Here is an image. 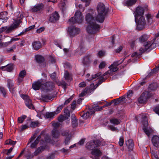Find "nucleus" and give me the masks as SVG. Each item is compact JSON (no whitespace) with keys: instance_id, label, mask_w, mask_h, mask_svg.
Returning <instances> with one entry per match:
<instances>
[{"instance_id":"f257e3e1","label":"nucleus","mask_w":159,"mask_h":159,"mask_svg":"<svg viewBox=\"0 0 159 159\" xmlns=\"http://www.w3.org/2000/svg\"><path fill=\"white\" fill-rule=\"evenodd\" d=\"M98 15L93 11L91 13H88L85 16L86 20L89 25L86 28L87 32L91 34H95L100 29L99 25L96 23V21L101 23H103L107 16L109 10L105 5L102 2L98 3L97 6Z\"/></svg>"},{"instance_id":"f03ea898","label":"nucleus","mask_w":159,"mask_h":159,"mask_svg":"<svg viewBox=\"0 0 159 159\" xmlns=\"http://www.w3.org/2000/svg\"><path fill=\"white\" fill-rule=\"evenodd\" d=\"M99 141L94 140L88 142L86 145V148L92 150L90 157L92 159H99L102 153L98 149H94L98 146Z\"/></svg>"},{"instance_id":"7ed1b4c3","label":"nucleus","mask_w":159,"mask_h":159,"mask_svg":"<svg viewBox=\"0 0 159 159\" xmlns=\"http://www.w3.org/2000/svg\"><path fill=\"white\" fill-rule=\"evenodd\" d=\"M155 38L152 40L151 41H148L145 42L143 45L144 48H141L139 50L141 54H142L148 50L149 51L156 48L159 45V38L156 40V38L159 37V32L155 34Z\"/></svg>"},{"instance_id":"20e7f679","label":"nucleus","mask_w":159,"mask_h":159,"mask_svg":"<svg viewBox=\"0 0 159 159\" xmlns=\"http://www.w3.org/2000/svg\"><path fill=\"white\" fill-rule=\"evenodd\" d=\"M83 16L81 12L77 11L75 13V17H72L68 20V23L69 24H74L76 23H80L83 20Z\"/></svg>"},{"instance_id":"39448f33","label":"nucleus","mask_w":159,"mask_h":159,"mask_svg":"<svg viewBox=\"0 0 159 159\" xmlns=\"http://www.w3.org/2000/svg\"><path fill=\"white\" fill-rule=\"evenodd\" d=\"M151 96V93L148 91H144L139 98V102L141 104L145 103Z\"/></svg>"},{"instance_id":"423d86ee","label":"nucleus","mask_w":159,"mask_h":159,"mask_svg":"<svg viewBox=\"0 0 159 159\" xmlns=\"http://www.w3.org/2000/svg\"><path fill=\"white\" fill-rule=\"evenodd\" d=\"M44 5L43 3H39L31 7L30 11L34 13L39 12L44 9Z\"/></svg>"},{"instance_id":"0eeeda50","label":"nucleus","mask_w":159,"mask_h":159,"mask_svg":"<svg viewBox=\"0 0 159 159\" xmlns=\"http://www.w3.org/2000/svg\"><path fill=\"white\" fill-rule=\"evenodd\" d=\"M137 24L136 29L137 30H141L144 28L145 25L146 24V22L143 16H142L139 18Z\"/></svg>"},{"instance_id":"6e6552de","label":"nucleus","mask_w":159,"mask_h":159,"mask_svg":"<svg viewBox=\"0 0 159 159\" xmlns=\"http://www.w3.org/2000/svg\"><path fill=\"white\" fill-rule=\"evenodd\" d=\"M68 32L71 37H73L79 34L80 30L79 28L74 26H70L68 29Z\"/></svg>"},{"instance_id":"1a4fd4ad","label":"nucleus","mask_w":159,"mask_h":159,"mask_svg":"<svg viewBox=\"0 0 159 159\" xmlns=\"http://www.w3.org/2000/svg\"><path fill=\"white\" fill-rule=\"evenodd\" d=\"M144 10L143 7L138 6L134 12L135 17V21L136 22L137 18L139 16H142L144 13Z\"/></svg>"},{"instance_id":"9d476101","label":"nucleus","mask_w":159,"mask_h":159,"mask_svg":"<svg viewBox=\"0 0 159 159\" xmlns=\"http://www.w3.org/2000/svg\"><path fill=\"white\" fill-rule=\"evenodd\" d=\"M102 74L101 72H99L96 74H95L94 75H93L92 76L91 78H89L87 79V80L89 81L93 79H94L97 78L99 77V81L98 83V84L99 85L101 84L105 80L104 78H103V76L104 75H103L101 76Z\"/></svg>"},{"instance_id":"9b49d317","label":"nucleus","mask_w":159,"mask_h":159,"mask_svg":"<svg viewBox=\"0 0 159 159\" xmlns=\"http://www.w3.org/2000/svg\"><path fill=\"white\" fill-rule=\"evenodd\" d=\"M42 82V79L38 80L32 84V88L35 90H39L40 88H43V85Z\"/></svg>"},{"instance_id":"f8f14e48","label":"nucleus","mask_w":159,"mask_h":159,"mask_svg":"<svg viewBox=\"0 0 159 159\" xmlns=\"http://www.w3.org/2000/svg\"><path fill=\"white\" fill-rule=\"evenodd\" d=\"M59 18V15L57 11H55L49 16V21L52 23L56 22Z\"/></svg>"},{"instance_id":"ddd939ff","label":"nucleus","mask_w":159,"mask_h":159,"mask_svg":"<svg viewBox=\"0 0 159 159\" xmlns=\"http://www.w3.org/2000/svg\"><path fill=\"white\" fill-rule=\"evenodd\" d=\"M94 114V111L91 109V108H89L87 111L85 112L83 111L81 112V116L84 120H86L89 118L90 116Z\"/></svg>"},{"instance_id":"4468645a","label":"nucleus","mask_w":159,"mask_h":159,"mask_svg":"<svg viewBox=\"0 0 159 159\" xmlns=\"http://www.w3.org/2000/svg\"><path fill=\"white\" fill-rule=\"evenodd\" d=\"M43 89L46 90H52L54 87V85L52 82H48L43 84Z\"/></svg>"},{"instance_id":"2eb2a0df","label":"nucleus","mask_w":159,"mask_h":159,"mask_svg":"<svg viewBox=\"0 0 159 159\" xmlns=\"http://www.w3.org/2000/svg\"><path fill=\"white\" fill-rule=\"evenodd\" d=\"M32 46L33 48L36 50H38L42 47L41 42L39 41H34L32 43Z\"/></svg>"},{"instance_id":"dca6fc26","label":"nucleus","mask_w":159,"mask_h":159,"mask_svg":"<svg viewBox=\"0 0 159 159\" xmlns=\"http://www.w3.org/2000/svg\"><path fill=\"white\" fill-rule=\"evenodd\" d=\"M152 141L154 146L156 147H159V137L157 135L153 136Z\"/></svg>"},{"instance_id":"f3484780","label":"nucleus","mask_w":159,"mask_h":159,"mask_svg":"<svg viewBox=\"0 0 159 159\" xmlns=\"http://www.w3.org/2000/svg\"><path fill=\"white\" fill-rule=\"evenodd\" d=\"M14 64H11L7 65L5 66H2L1 67V69L4 70H7L8 72H11L13 69Z\"/></svg>"},{"instance_id":"a211bd4d","label":"nucleus","mask_w":159,"mask_h":159,"mask_svg":"<svg viewBox=\"0 0 159 159\" xmlns=\"http://www.w3.org/2000/svg\"><path fill=\"white\" fill-rule=\"evenodd\" d=\"M15 29L13 26L11 25L8 27L7 26L2 27L1 28V31H5L6 33H9L12 32Z\"/></svg>"},{"instance_id":"6ab92c4d","label":"nucleus","mask_w":159,"mask_h":159,"mask_svg":"<svg viewBox=\"0 0 159 159\" xmlns=\"http://www.w3.org/2000/svg\"><path fill=\"white\" fill-rule=\"evenodd\" d=\"M125 143L129 151L132 150L133 148L134 144L132 140L129 139Z\"/></svg>"},{"instance_id":"aec40b11","label":"nucleus","mask_w":159,"mask_h":159,"mask_svg":"<svg viewBox=\"0 0 159 159\" xmlns=\"http://www.w3.org/2000/svg\"><path fill=\"white\" fill-rule=\"evenodd\" d=\"M70 114H68L65 115H61L58 118V120L60 122H62L65 120H70Z\"/></svg>"},{"instance_id":"412c9836","label":"nucleus","mask_w":159,"mask_h":159,"mask_svg":"<svg viewBox=\"0 0 159 159\" xmlns=\"http://www.w3.org/2000/svg\"><path fill=\"white\" fill-rule=\"evenodd\" d=\"M52 98V96L50 94H43L41 95V99L44 102H47Z\"/></svg>"},{"instance_id":"4be33fe9","label":"nucleus","mask_w":159,"mask_h":159,"mask_svg":"<svg viewBox=\"0 0 159 159\" xmlns=\"http://www.w3.org/2000/svg\"><path fill=\"white\" fill-rule=\"evenodd\" d=\"M103 106L102 107H99L98 104H94L92 105V108H91V109L92 110H93L94 111V113L95 111H100L102 110L103 108Z\"/></svg>"},{"instance_id":"5701e85b","label":"nucleus","mask_w":159,"mask_h":159,"mask_svg":"<svg viewBox=\"0 0 159 159\" xmlns=\"http://www.w3.org/2000/svg\"><path fill=\"white\" fill-rule=\"evenodd\" d=\"M153 16H152L151 14H148L146 16V18L147 19V21L146 23L148 25H151L154 22L153 20Z\"/></svg>"},{"instance_id":"b1692460","label":"nucleus","mask_w":159,"mask_h":159,"mask_svg":"<svg viewBox=\"0 0 159 159\" xmlns=\"http://www.w3.org/2000/svg\"><path fill=\"white\" fill-rule=\"evenodd\" d=\"M149 37L148 35L144 34L139 38V41L141 43H144L147 40Z\"/></svg>"},{"instance_id":"393cba45","label":"nucleus","mask_w":159,"mask_h":159,"mask_svg":"<svg viewBox=\"0 0 159 159\" xmlns=\"http://www.w3.org/2000/svg\"><path fill=\"white\" fill-rule=\"evenodd\" d=\"M7 13L6 11H3L1 12V20H4L2 22H4V21H7L8 17L7 16Z\"/></svg>"},{"instance_id":"a878e982","label":"nucleus","mask_w":159,"mask_h":159,"mask_svg":"<svg viewBox=\"0 0 159 159\" xmlns=\"http://www.w3.org/2000/svg\"><path fill=\"white\" fill-rule=\"evenodd\" d=\"M25 104L29 109H34L35 108L32 103L31 100L29 98L25 101Z\"/></svg>"},{"instance_id":"bb28decb","label":"nucleus","mask_w":159,"mask_h":159,"mask_svg":"<svg viewBox=\"0 0 159 159\" xmlns=\"http://www.w3.org/2000/svg\"><path fill=\"white\" fill-rule=\"evenodd\" d=\"M109 68L110 69L108 70L107 72L104 74L103 75H105L107 74H111V72H116L117 71L118 69V68L116 66H113L111 67V66H110Z\"/></svg>"},{"instance_id":"cd10ccee","label":"nucleus","mask_w":159,"mask_h":159,"mask_svg":"<svg viewBox=\"0 0 159 159\" xmlns=\"http://www.w3.org/2000/svg\"><path fill=\"white\" fill-rule=\"evenodd\" d=\"M64 77L66 80L69 82L72 80L71 75L69 74L68 71H66L64 73Z\"/></svg>"},{"instance_id":"c85d7f7f","label":"nucleus","mask_w":159,"mask_h":159,"mask_svg":"<svg viewBox=\"0 0 159 159\" xmlns=\"http://www.w3.org/2000/svg\"><path fill=\"white\" fill-rule=\"evenodd\" d=\"M142 119L143 127H148V122L147 117L145 114L143 115Z\"/></svg>"},{"instance_id":"c756f323","label":"nucleus","mask_w":159,"mask_h":159,"mask_svg":"<svg viewBox=\"0 0 159 159\" xmlns=\"http://www.w3.org/2000/svg\"><path fill=\"white\" fill-rule=\"evenodd\" d=\"M71 117V123L72 127H77L78 125L77 119L75 116L72 115Z\"/></svg>"},{"instance_id":"7c9ffc66","label":"nucleus","mask_w":159,"mask_h":159,"mask_svg":"<svg viewBox=\"0 0 159 159\" xmlns=\"http://www.w3.org/2000/svg\"><path fill=\"white\" fill-rule=\"evenodd\" d=\"M7 86L9 89L10 91H11V89L14 87V82L13 80L11 79L7 80Z\"/></svg>"},{"instance_id":"2f4dec72","label":"nucleus","mask_w":159,"mask_h":159,"mask_svg":"<svg viewBox=\"0 0 159 159\" xmlns=\"http://www.w3.org/2000/svg\"><path fill=\"white\" fill-rule=\"evenodd\" d=\"M52 135L54 138H58L60 136V133L58 130L53 129L52 132Z\"/></svg>"},{"instance_id":"473e14b6","label":"nucleus","mask_w":159,"mask_h":159,"mask_svg":"<svg viewBox=\"0 0 159 159\" xmlns=\"http://www.w3.org/2000/svg\"><path fill=\"white\" fill-rule=\"evenodd\" d=\"M35 59L37 62L39 63H41L44 61V57L40 55H36L35 56Z\"/></svg>"},{"instance_id":"72a5a7b5","label":"nucleus","mask_w":159,"mask_h":159,"mask_svg":"<svg viewBox=\"0 0 159 159\" xmlns=\"http://www.w3.org/2000/svg\"><path fill=\"white\" fill-rule=\"evenodd\" d=\"M143 129L146 135L149 137L152 130V128H148V127H143Z\"/></svg>"},{"instance_id":"f704fd0d","label":"nucleus","mask_w":159,"mask_h":159,"mask_svg":"<svg viewBox=\"0 0 159 159\" xmlns=\"http://www.w3.org/2000/svg\"><path fill=\"white\" fill-rule=\"evenodd\" d=\"M137 0H128L125 2V6H131L134 5L136 2Z\"/></svg>"},{"instance_id":"c9c22d12","label":"nucleus","mask_w":159,"mask_h":159,"mask_svg":"<svg viewBox=\"0 0 159 159\" xmlns=\"http://www.w3.org/2000/svg\"><path fill=\"white\" fill-rule=\"evenodd\" d=\"M43 150V147L40 146L39 147L37 150L34 152V154L35 156H37L38 155L42 152Z\"/></svg>"},{"instance_id":"e433bc0d","label":"nucleus","mask_w":159,"mask_h":159,"mask_svg":"<svg viewBox=\"0 0 159 159\" xmlns=\"http://www.w3.org/2000/svg\"><path fill=\"white\" fill-rule=\"evenodd\" d=\"M55 115L54 112H47L45 114V117L47 118H52Z\"/></svg>"},{"instance_id":"4c0bfd02","label":"nucleus","mask_w":159,"mask_h":159,"mask_svg":"<svg viewBox=\"0 0 159 159\" xmlns=\"http://www.w3.org/2000/svg\"><path fill=\"white\" fill-rule=\"evenodd\" d=\"M110 122L114 125H118L120 123L119 121L117 119L113 118L110 120Z\"/></svg>"},{"instance_id":"58836bf2","label":"nucleus","mask_w":159,"mask_h":159,"mask_svg":"<svg viewBox=\"0 0 159 159\" xmlns=\"http://www.w3.org/2000/svg\"><path fill=\"white\" fill-rule=\"evenodd\" d=\"M157 87V85L155 83L150 84L148 87L149 90H153L156 89Z\"/></svg>"},{"instance_id":"ea45409f","label":"nucleus","mask_w":159,"mask_h":159,"mask_svg":"<svg viewBox=\"0 0 159 159\" xmlns=\"http://www.w3.org/2000/svg\"><path fill=\"white\" fill-rule=\"evenodd\" d=\"M20 22L21 21L20 20H16L14 22L13 24L11 25L15 29L17 28L18 26L19 25Z\"/></svg>"},{"instance_id":"a19ab883","label":"nucleus","mask_w":159,"mask_h":159,"mask_svg":"<svg viewBox=\"0 0 159 159\" xmlns=\"http://www.w3.org/2000/svg\"><path fill=\"white\" fill-rule=\"evenodd\" d=\"M1 93L2 95L4 98H6L7 96V93L6 89L3 87H1Z\"/></svg>"},{"instance_id":"79ce46f5","label":"nucleus","mask_w":159,"mask_h":159,"mask_svg":"<svg viewBox=\"0 0 159 159\" xmlns=\"http://www.w3.org/2000/svg\"><path fill=\"white\" fill-rule=\"evenodd\" d=\"M16 141H13L11 139H9L6 140L5 141V143L7 145H14L16 144Z\"/></svg>"},{"instance_id":"37998d69","label":"nucleus","mask_w":159,"mask_h":159,"mask_svg":"<svg viewBox=\"0 0 159 159\" xmlns=\"http://www.w3.org/2000/svg\"><path fill=\"white\" fill-rule=\"evenodd\" d=\"M57 83L58 84V86H62L63 88L65 89H66V86H67V83L64 81L62 82H59L58 80V82Z\"/></svg>"},{"instance_id":"c03bdc74","label":"nucleus","mask_w":159,"mask_h":159,"mask_svg":"<svg viewBox=\"0 0 159 159\" xmlns=\"http://www.w3.org/2000/svg\"><path fill=\"white\" fill-rule=\"evenodd\" d=\"M26 116L25 115H23L22 116L19 117L18 118V122L19 123H22L24 121L25 119L26 118Z\"/></svg>"},{"instance_id":"a18cd8bd","label":"nucleus","mask_w":159,"mask_h":159,"mask_svg":"<svg viewBox=\"0 0 159 159\" xmlns=\"http://www.w3.org/2000/svg\"><path fill=\"white\" fill-rule=\"evenodd\" d=\"M39 123L37 121H31L30 126L32 128H35L38 126Z\"/></svg>"},{"instance_id":"49530a36","label":"nucleus","mask_w":159,"mask_h":159,"mask_svg":"<svg viewBox=\"0 0 159 159\" xmlns=\"http://www.w3.org/2000/svg\"><path fill=\"white\" fill-rule=\"evenodd\" d=\"M13 148V147H11L8 150L3 149L2 152L6 154L7 155H8L12 151Z\"/></svg>"},{"instance_id":"de8ad7c7","label":"nucleus","mask_w":159,"mask_h":159,"mask_svg":"<svg viewBox=\"0 0 159 159\" xmlns=\"http://www.w3.org/2000/svg\"><path fill=\"white\" fill-rule=\"evenodd\" d=\"M26 75V71L25 70H22L20 72L19 76L20 78H24Z\"/></svg>"},{"instance_id":"09e8293b","label":"nucleus","mask_w":159,"mask_h":159,"mask_svg":"<svg viewBox=\"0 0 159 159\" xmlns=\"http://www.w3.org/2000/svg\"><path fill=\"white\" fill-rule=\"evenodd\" d=\"M124 143V139L123 136H121L119 139V141L118 142L119 145L120 147H122Z\"/></svg>"},{"instance_id":"8fccbe9b","label":"nucleus","mask_w":159,"mask_h":159,"mask_svg":"<svg viewBox=\"0 0 159 159\" xmlns=\"http://www.w3.org/2000/svg\"><path fill=\"white\" fill-rule=\"evenodd\" d=\"M88 88L86 87L81 92V93L80 94V97H83L85 96L87 93L88 91Z\"/></svg>"},{"instance_id":"3c124183","label":"nucleus","mask_w":159,"mask_h":159,"mask_svg":"<svg viewBox=\"0 0 159 159\" xmlns=\"http://www.w3.org/2000/svg\"><path fill=\"white\" fill-rule=\"evenodd\" d=\"M50 77L51 79L56 82H58V80L57 79L56 77V74L55 72L50 75Z\"/></svg>"},{"instance_id":"603ef678","label":"nucleus","mask_w":159,"mask_h":159,"mask_svg":"<svg viewBox=\"0 0 159 159\" xmlns=\"http://www.w3.org/2000/svg\"><path fill=\"white\" fill-rule=\"evenodd\" d=\"M125 99L124 98H119L116 99H115V105H117L119 103H120L121 101H123V99Z\"/></svg>"},{"instance_id":"864d4df0","label":"nucleus","mask_w":159,"mask_h":159,"mask_svg":"<svg viewBox=\"0 0 159 159\" xmlns=\"http://www.w3.org/2000/svg\"><path fill=\"white\" fill-rule=\"evenodd\" d=\"M62 108V107L61 106H59L58 107L57 110L54 112L55 114H58L61 110Z\"/></svg>"},{"instance_id":"5fc2aeb1","label":"nucleus","mask_w":159,"mask_h":159,"mask_svg":"<svg viewBox=\"0 0 159 159\" xmlns=\"http://www.w3.org/2000/svg\"><path fill=\"white\" fill-rule=\"evenodd\" d=\"M157 71V69L156 68H154L152 70H151V71L148 74L147 76V77H149L150 76L152 75L154 73H156Z\"/></svg>"},{"instance_id":"6e6d98bb","label":"nucleus","mask_w":159,"mask_h":159,"mask_svg":"<svg viewBox=\"0 0 159 159\" xmlns=\"http://www.w3.org/2000/svg\"><path fill=\"white\" fill-rule=\"evenodd\" d=\"M89 57L88 56H86L84 58L83 62L84 64H86L89 62Z\"/></svg>"},{"instance_id":"4d7b16f0","label":"nucleus","mask_w":159,"mask_h":159,"mask_svg":"<svg viewBox=\"0 0 159 159\" xmlns=\"http://www.w3.org/2000/svg\"><path fill=\"white\" fill-rule=\"evenodd\" d=\"M11 43L10 41L5 43L1 42V47H7Z\"/></svg>"},{"instance_id":"13d9d810","label":"nucleus","mask_w":159,"mask_h":159,"mask_svg":"<svg viewBox=\"0 0 159 159\" xmlns=\"http://www.w3.org/2000/svg\"><path fill=\"white\" fill-rule=\"evenodd\" d=\"M38 143H39L37 142V140H35L34 142L31 144L30 145V148H36Z\"/></svg>"},{"instance_id":"bf43d9fd","label":"nucleus","mask_w":159,"mask_h":159,"mask_svg":"<svg viewBox=\"0 0 159 159\" xmlns=\"http://www.w3.org/2000/svg\"><path fill=\"white\" fill-rule=\"evenodd\" d=\"M106 65V64L104 61H102L99 64V68L101 69H103L105 67Z\"/></svg>"},{"instance_id":"052dcab7","label":"nucleus","mask_w":159,"mask_h":159,"mask_svg":"<svg viewBox=\"0 0 159 159\" xmlns=\"http://www.w3.org/2000/svg\"><path fill=\"white\" fill-rule=\"evenodd\" d=\"M76 105V101H73L71 104V108L72 109H74L75 108Z\"/></svg>"},{"instance_id":"680f3d73","label":"nucleus","mask_w":159,"mask_h":159,"mask_svg":"<svg viewBox=\"0 0 159 159\" xmlns=\"http://www.w3.org/2000/svg\"><path fill=\"white\" fill-rule=\"evenodd\" d=\"M108 127L109 129L112 131H116L117 130L116 128L111 125H108Z\"/></svg>"},{"instance_id":"e2e57ef3","label":"nucleus","mask_w":159,"mask_h":159,"mask_svg":"<svg viewBox=\"0 0 159 159\" xmlns=\"http://www.w3.org/2000/svg\"><path fill=\"white\" fill-rule=\"evenodd\" d=\"M70 137L67 136L66 137L65 140V143L66 145H67L69 144V142H70Z\"/></svg>"},{"instance_id":"0e129e2a","label":"nucleus","mask_w":159,"mask_h":159,"mask_svg":"<svg viewBox=\"0 0 159 159\" xmlns=\"http://www.w3.org/2000/svg\"><path fill=\"white\" fill-rule=\"evenodd\" d=\"M139 56L140 55L137 52H136L133 53L131 55L132 57H135L136 58L139 57Z\"/></svg>"},{"instance_id":"69168bd1","label":"nucleus","mask_w":159,"mask_h":159,"mask_svg":"<svg viewBox=\"0 0 159 159\" xmlns=\"http://www.w3.org/2000/svg\"><path fill=\"white\" fill-rule=\"evenodd\" d=\"M155 113L159 115V106H156L153 109Z\"/></svg>"},{"instance_id":"338daca9","label":"nucleus","mask_w":159,"mask_h":159,"mask_svg":"<svg viewBox=\"0 0 159 159\" xmlns=\"http://www.w3.org/2000/svg\"><path fill=\"white\" fill-rule=\"evenodd\" d=\"M86 86V84L84 82H82L79 84V87H84Z\"/></svg>"},{"instance_id":"774afa93","label":"nucleus","mask_w":159,"mask_h":159,"mask_svg":"<svg viewBox=\"0 0 159 159\" xmlns=\"http://www.w3.org/2000/svg\"><path fill=\"white\" fill-rule=\"evenodd\" d=\"M44 28L43 27H41L39 29H37L36 30V32L38 33H40L42 32L44 30Z\"/></svg>"}]
</instances>
